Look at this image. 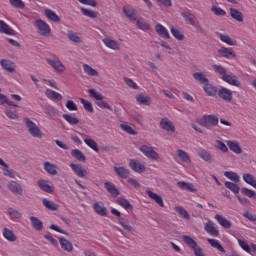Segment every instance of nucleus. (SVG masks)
Masks as SVG:
<instances>
[{"label":"nucleus","instance_id":"f257e3e1","mask_svg":"<svg viewBox=\"0 0 256 256\" xmlns=\"http://www.w3.org/2000/svg\"><path fill=\"white\" fill-rule=\"evenodd\" d=\"M212 67L214 72L220 76L222 81L228 83V85H232V87L241 86V81L239 78L233 73H227V69L223 68V66L215 64Z\"/></svg>","mask_w":256,"mask_h":256},{"label":"nucleus","instance_id":"f03ea898","mask_svg":"<svg viewBox=\"0 0 256 256\" xmlns=\"http://www.w3.org/2000/svg\"><path fill=\"white\" fill-rule=\"evenodd\" d=\"M196 123L205 127L206 129H211V127H217L219 125V118L216 115H203L202 117L196 119Z\"/></svg>","mask_w":256,"mask_h":256},{"label":"nucleus","instance_id":"7ed1b4c3","mask_svg":"<svg viewBox=\"0 0 256 256\" xmlns=\"http://www.w3.org/2000/svg\"><path fill=\"white\" fill-rule=\"evenodd\" d=\"M24 123L28 129V133L31 135V137H34L36 139H43V131H41V128H39L33 120L29 118H24Z\"/></svg>","mask_w":256,"mask_h":256},{"label":"nucleus","instance_id":"20e7f679","mask_svg":"<svg viewBox=\"0 0 256 256\" xmlns=\"http://www.w3.org/2000/svg\"><path fill=\"white\" fill-rule=\"evenodd\" d=\"M139 151L144 157H147V159H151L152 161H159V153L155 151V147L144 144L140 146Z\"/></svg>","mask_w":256,"mask_h":256},{"label":"nucleus","instance_id":"39448f33","mask_svg":"<svg viewBox=\"0 0 256 256\" xmlns=\"http://www.w3.org/2000/svg\"><path fill=\"white\" fill-rule=\"evenodd\" d=\"M35 27L42 37H51V26L47 22L39 19L35 21Z\"/></svg>","mask_w":256,"mask_h":256},{"label":"nucleus","instance_id":"423d86ee","mask_svg":"<svg viewBox=\"0 0 256 256\" xmlns=\"http://www.w3.org/2000/svg\"><path fill=\"white\" fill-rule=\"evenodd\" d=\"M46 63H48V65H50V67L54 69V71H56L57 73H65V70L67 69L64 66L63 62H61V60H59V58H57L56 56L52 58H47Z\"/></svg>","mask_w":256,"mask_h":256},{"label":"nucleus","instance_id":"0eeeda50","mask_svg":"<svg viewBox=\"0 0 256 256\" xmlns=\"http://www.w3.org/2000/svg\"><path fill=\"white\" fill-rule=\"evenodd\" d=\"M111 213L112 215H115V217H118V223L121 225V227H123V229H125L126 231H133V226H131V222L129 221V219L121 217V213L119 212V210L112 208Z\"/></svg>","mask_w":256,"mask_h":256},{"label":"nucleus","instance_id":"6e6552de","mask_svg":"<svg viewBox=\"0 0 256 256\" xmlns=\"http://www.w3.org/2000/svg\"><path fill=\"white\" fill-rule=\"evenodd\" d=\"M129 167L132 171H135V173H145L146 171L145 162H141L137 159H131Z\"/></svg>","mask_w":256,"mask_h":256},{"label":"nucleus","instance_id":"1a4fd4ad","mask_svg":"<svg viewBox=\"0 0 256 256\" xmlns=\"http://www.w3.org/2000/svg\"><path fill=\"white\" fill-rule=\"evenodd\" d=\"M175 159L176 161L180 163H185L186 165H189L191 163V156L189 155V153L182 149L176 150Z\"/></svg>","mask_w":256,"mask_h":256},{"label":"nucleus","instance_id":"9d476101","mask_svg":"<svg viewBox=\"0 0 256 256\" xmlns=\"http://www.w3.org/2000/svg\"><path fill=\"white\" fill-rule=\"evenodd\" d=\"M0 67H2V69L8 73H15V71H17V65H15V62L9 59H1Z\"/></svg>","mask_w":256,"mask_h":256},{"label":"nucleus","instance_id":"9b49d317","mask_svg":"<svg viewBox=\"0 0 256 256\" xmlns=\"http://www.w3.org/2000/svg\"><path fill=\"white\" fill-rule=\"evenodd\" d=\"M0 165L2 167H4L3 168V175L5 177H9L10 179H15L16 177H19V179H21V176H19V174L17 172H15V170L10 169L9 165H7L5 163V161H3L1 158H0Z\"/></svg>","mask_w":256,"mask_h":256},{"label":"nucleus","instance_id":"f8f14e48","mask_svg":"<svg viewBox=\"0 0 256 256\" xmlns=\"http://www.w3.org/2000/svg\"><path fill=\"white\" fill-rule=\"evenodd\" d=\"M218 97L228 103L233 101V91L229 88L222 87L218 90Z\"/></svg>","mask_w":256,"mask_h":256},{"label":"nucleus","instance_id":"ddd939ff","mask_svg":"<svg viewBox=\"0 0 256 256\" xmlns=\"http://www.w3.org/2000/svg\"><path fill=\"white\" fill-rule=\"evenodd\" d=\"M70 168L72 169L74 175L80 177L81 179H83V177H86V175H88L89 173L87 169L83 168V165L81 164L71 163Z\"/></svg>","mask_w":256,"mask_h":256},{"label":"nucleus","instance_id":"4468645a","mask_svg":"<svg viewBox=\"0 0 256 256\" xmlns=\"http://www.w3.org/2000/svg\"><path fill=\"white\" fill-rule=\"evenodd\" d=\"M204 229L211 237H219V229H217L214 221L208 220Z\"/></svg>","mask_w":256,"mask_h":256},{"label":"nucleus","instance_id":"2eb2a0df","mask_svg":"<svg viewBox=\"0 0 256 256\" xmlns=\"http://www.w3.org/2000/svg\"><path fill=\"white\" fill-rule=\"evenodd\" d=\"M160 128L167 133H175V125L169 118H163L160 121Z\"/></svg>","mask_w":256,"mask_h":256},{"label":"nucleus","instance_id":"dca6fc26","mask_svg":"<svg viewBox=\"0 0 256 256\" xmlns=\"http://www.w3.org/2000/svg\"><path fill=\"white\" fill-rule=\"evenodd\" d=\"M7 189L14 193L15 195H22L23 194V186L19 184L17 181L11 180L7 184Z\"/></svg>","mask_w":256,"mask_h":256},{"label":"nucleus","instance_id":"f3484780","mask_svg":"<svg viewBox=\"0 0 256 256\" xmlns=\"http://www.w3.org/2000/svg\"><path fill=\"white\" fill-rule=\"evenodd\" d=\"M114 171L118 177L121 179H127L130 175L129 169H127L124 166H121V164H115L114 165Z\"/></svg>","mask_w":256,"mask_h":256},{"label":"nucleus","instance_id":"a211bd4d","mask_svg":"<svg viewBox=\"0 0 256 256\" xmlns=\"http://www.w3.org/2000/svg\"><path fill=\"white\" fill-rule=\"evenodd\" d=\"M155 32L159 37H162V39H171V34H169V30L165 28L161 23H157L155 25Z\"/></svg>","mask_w":256,"mask_h":256},{"label":"nucleus","instance_id":"6ab92c4d","mask_svg":"<svg viewBox=\"0 0 256 256\" xmlns=\"http://www.w3.org/2000/svg\"><path fill=\"white\" fill-rule=\"evenodd\" d=\"M102 43L105 45V47L111 49L112 51H119V49H121V45L119 44V42L111 38L102 39Z\"/></svg>","mask_w":256,"mask_h":256},{"label":"nucleus","instance_id":"aec40b11","mask_svg":"<svg viewBox=\"0 0 256 256\" xmlns=\"http://www.w3.org/2000/svg\"><path fill=\"white\" fill-rule=\"evenodd\" d=\"M171 35L176 39L177 41H185V34L183 30L179 29V27L176 26H169Z\"/></svg>","mask_w":256,"mask_h":256},{"label":"nucleus","instance_id":"412c9836","mask_svg":"<svg viewBox=\"0 0 256 256\" xmlns=\"http://www.w3.org/2000/svg\"><path fill=\"white\" fill-rule=\"evenodd\" d=\"M226 143L228 145V149H230L232 153H235L236 155H241L243 153V149L239 145V142L235 140H228Z\"/></svg>","mask_w":256,"mask_h":256},{"label":"nucleus","instance_id":"4be33fe9","mask_svg":"<svg viewBox=\"0 0 256 256\" xmlns=\"http://www.w3.org/2000/svg\"><path fill=\"white\" fill-rule=\"evenodd\" d=\"M218 54L220 57H224L225 59H235V52L233 48L221 47L218 49Z\"/></svg>","mask_w":256,"mask_h":256},{"label":"nucleus","instance_id":"5701e85b","mask_svg":"<svg viewBox=\"0 0 256 256\" xmlns=\"http://www.w3.org/2000/svg\"><path fill=\"white\" fill-rule=\"evenodd\" d=\"M43 167L48 175H57L59 173V166L51 162H44Z\"/></svg>","mask_w":256,"mask_h":256},{"label":"nucleus","instance_id":"b1692460","mask_svg":"<svg viewBox=\"0 0 256 256\" xmlns=\"http://www.w3.org/2000/svg\"><path fill=\"white\" fill-rule=\"evenodd\" d=\"M93 210L97 215H100V217H106L107 215V208L103 204V202H95L93 204Z\"/></svg>","mask_w":256,"mask_h":256},{"label":"nucleus","instance_id":"393cba45","mask_svg":"<svg viewBox=\"0 0 256 256\" xmlns=\"http://www.w3.org/2000/svg\"><path fill=\"white\" fill-rule=\"evenodd\" d=\"M82 69L88 77H99V70L93 68V66L89 64H83Z\"/></svg>","mask_w":256,"mask_h":256},{"label":"nucleus","instance_id":"a878e982","mask_svg":"<svg viewBox=\"0 0 256 256\" xmlns=\"http://www.w3.org/2000/svg\"><path fill=\"white\" fill-rule=\"evenodd\" d=\"M214 219L217 221V223H219V225L221 227H223L224 229H231V221H229L227 218H225L223 215L221 214H216L214 216Z\"/></svg>","mask_w":256,"mask_h":256},{"label":"nucleus","instance_id":"bb28decb","mask_svg":"<svg viewBox=\"0 0 256 256\" xmlns=\"http://www.w3.org/2000/svg\"><path fill=\"white\" fill-rule=\"evenodd\" d=\"M67 37L72 43H83V36L81 33L69 30L67 32Z\"/></svg>","mask_w":256,"mask_h":256},{"label":"nucleus","instance_id":"cd10ccee","mask_svg":"<svg viewBox=\"0 0 256 256\" xmlns=\"http://www.w3.org/2000/svg\"><path fill=\"white\" fill-rule=\"evenodd\" d=\"M146 194L148 195V197L150 199L155 201V203H157V205H159L160 207H165V203H163V198L161 197V195L154 193L151 190H146Z\"/></svg>","mask_w":256,"mask_h":256},{"label":"nucleus","instance_id":"c85d7f7f","mask_svg":"<svg viewBox=\"0 0 256 256\" xmlns=\"http://www.w3.org/2000/svg\"><path fill=\"white\" fill-rule=\"evenodd\" d=\"M38 186L42 191H45L46 193H53L54 191L53 184L47 180H39Z\"/></svg>","mask_w":256,"mask_h":256},{"label":"nucleus","instance_id":"c756f323","mask_svg":"<svg viewBox=\"0 0 256 256\" xmlns=\"http://www.w3.org/2000/svg\"><path fill=\"white\" fill-rule=\"evenodd\" d=\"M2 235L6 241H9L10 243H14V241H17V236L13 232V230L9 228H3Z\"/></svg>","mask_w":256,"mask_h":256},{"label":"nucleus","instance_id":"7c9ffc66","mask_svg":"<svg viewBox=\"0 0 256 256\" xmlns=\"http://www.w3.org/2000/svg\"><path fill=\"white\" fill-rule=\"evenodd\" d=\"M198 156L200 157V159H202V161H205L206 163H213L215 161V159L211 155V152L205 149L200 150L198 152Z\"/></svg>","mask_w":256,"mask_h":256},{"label":"nucleus","instance_id":"2f4dec72","mask_svg":"<svg viewBox=\"0 0 256 256\" xmlns=\"http://www.w3.org/2000/svg\"><path fill=\"white\" fill-rule=\"evenodd\" d=\"M218 38L220 39V41H222V43H225L226 45H229L230 47H235V45H237V40L229 37V35L227 34H218Z\"/></svg>","mask_w":256,"mask_h":256},{"label":"nucleus","instance_id":"473e14b6","mask_svg":"<svg viewBox=\"0 0 256 256\" xmlns=\"http://www.w3.org/2000/svg\"><path fill=\"white\" fill-rule=\"evenodd\" d=\"M45 95L51 101H61L63 99V96L59 92L51 90L49 88L46 89Z\"/></svg>","mask_w":256,"mask_h":256},{"label":"nucleus","instance_id":"72a5a7b5","mask_svg":"<svg viewBox=\"0 0 256 256\" xmlns=\"http://www.w3.org/2000/svg\"><path fill=\"white\" fill-rule=\"evenodd\" d=\"M242 179H243L244 183H246L247 185H250V187H253L254 189H256V178L253 174L244 173L242 175Z\"/></svg>","mask_w":256,"mask_h":256},{"label":"nucleus","instance_id":"f704fd0d","mask_svg":"<svg viewBox=\"0 0 256 256\" xmlns=\"http://www.w3.org/2000/svg\"><path fill=\"white\" fill-rule=\"evenodd\" d=\"M104 187L111 197H119V190L115 187V184L111 182H105Z\"/></svg>","mask_w":256,"mask_h":256},{"label":"nucleus","instance_id":"c9c22d12","mask_svg":"<svg viewBox=\"0 0 256 256\" xmlns=\"http://www.w3.org/2000/svg\"><path fill=\"white\" fill-rule=\"evenodd\" d=\"M123 13L128 17L130 21H137V13L131 6H124Z\"/></svg>","mask_w":256,"mask_h":256},{"label":"nucleus","instance_id":"e433bc0d","mask_svg":"<svg viewBox=\"0 0 256 256\" xmlns=\"http://www.w3.org/2000/svg\"><path fill=\"white\" fill-rule=\"evenodd\" d=\"M0 33L4 35H15V30L9 24L5 23V21L0 20Z\"/></svg>","mask_w":256,"mask_h":256},{"label":"nucleus","instance_id":"4c0bfd02","mask_svg":"<svg viewBox=\"0 0 256 256\" xmlns=\"http://www.w3.org/2000/svg\"><path fill=\"white\" fill-rule=\"evenodd\" d=\"M30 223H31L32 228L35 231H43V221H41V219H39L35 216H31Z\"/></svg>","mask_w":256,"mask_h":256},{"label":"nucleus","instance_id":"58836bf2","mask_svg":"<svg viewBox=\"0 0 256 256\" xmlns=\"http://www.w3.org/2000/svg\"><path fill=\"white\" fill-rule=\"evenodd\" d=\"M44 15L49 21H53V23H59L61 21L59 15H57V13L53 12L51 9H46L44 11Z\"/></svg>","mask_w":256,"mask_h":256},{"label":"nucleus","instance_id":"ea45409f","mask_svg":"<svg viewBox=\"0 0 256 256\" xmlns=\"http://www.w3.org/2000/svg\"><path fill=\"white\" fill-rule=\"evenodd\" d=\"M203 90L209 97H215L217 95V87L213 86V84L209 83V81L203 85Z\"/></svg>","mask_w":256,"mask_h":256},{"label":"nucleus","instance_id":"a19ab883","mask_svg":"<svg viewBox=\"0 0 256 256\" xmlns=\"http://www.w3.org/2000/svg\"><path fill=\"white\" fill-rule=\"evenodd\" d=\"M116 203L120 205V207H123V209H125L126 211L133 210V206L131 205V202H129V200L125 198H122V197L117 198Z\"/></svg>","mask_w":256,"mask_h":256},{"label":"nucleus","instance_id":"79ce46f5","mask_svg":"<svg viewBox=\"0 0 256 256\" xmlns=\"http://www.w3.org/2000/svg\"><path fill=\"white\" fill-rule=\"evenodd\" d=\"M177 187H179V189H182L183 191H190V193H195V191H197V189H195V186L193 184L186 183L183 181L178 182Z\"/></svg>","mask_w":256,"mask_h":256},{"label":"nucleus","instance_id":"37998d69","mask_svg":"<svg viewBox=\"0 0 256 256\" xmlns=\"http://www.w3.org/2000/svg\"><path fill=\"white\" fill-rule=\"evenodd\" d=\"M136 21V25L140 31H149L151 29V24L145 22L143 18L134 20Z\"/></svg>","mask_w":256,"mask_h":256},{"label":"nucleus","instance_id":"c03bdc74","mask_svg":"<svg viewBox=\"0 0 256 256\" xmlns=\"http://www.w3.org/2000/svg\"><path fill=\"white\" fill-rule=\"evenodd\" d=\"M42 204L49 211H57V209H59V205L58 204H55L53 201H51V200H49L47 198H44L42 200Z\"/></svg>","mask_w":256,"mask_h":256},{"label":"nucleus","instance_id":"a18cd8bd","mask_svg":"<svg viewBox=\"0 0 256 256\" xmlns=\"http://www.w3.org/2000/svg\"><path fill=\"white\" fill-rule=\"evenodd\" d=\"M59 243L64 251H67V253H71L73 251V244L69 242V240L65 238H59Z\"/></svg>","mask_w":256,"mask_h":256},{"label":"nucleus","instance_id":"49530a36","mask_svg":"<svg viewBox=\"0 0 256 256\" xmlns=\"http://www.w3.org/2000/svg\"><path fill=\"white\" fill-rule=\"evenodd\" d=\"M224 177H226L230 181H233V183H239V181H241V177L239 176V174L233 171L224 172Z\"/></svg>","mask_w":256,"mask_h":256},{"label":"nucleus","instance_id":"de8ad7c7","mask_svg":"<svg viewBox=\"0 0 256 256\" xmlns=\"http://www.w3.org/2000/svg\"><path fill=\"white\" fill-rule=\"evenodd\" d=\"M207 241L213 247L214 249H217V251H220V253H226L225 248L219 243V240L208 238Z\"/></svg>","mask_w":256,"mask_h":256},{"label":"nucleus","instance_id":"09e8293b","mask_svg":"<svg viewBox=\"0 0 256 256\" xmlns=\"http://www.w3.org/2000/svg\"><path fill=\"white\" fill-rule=\"evenodd\" d=\"M230 17H232V19H235V21H238V23H243V13H241V11L237 9H230Z\"/></svg>","mask_w":256,"mask_h":256},{"label":"nucleus","instance_id":"8fccbe9b","mask_svg":"<svg viewBox=\"0 0 256 256\" xmlns=\"http://www.w3.org/2000/svg\"><path fill=\"white\" fill-rule=\"evenodd\" d=\"M193 78L195 81H198L201 85H205L206 83H209V79H207V76L203 74V72H196L193 74Z\"/></svg>","mask_w":256,"mask_h":256},{"label":"nucleus","instance_id":"3c124183","mask_svg":"<svg viewBox=\"0 0 256 256\" xmlns=\"http://www.w3.org/2000/svg\"><path fill=\"white\" fill-rule=\"evenodd\" d=\"M84 143L85 145H87V147L92 149V151H95V153H99V145L97 144V142H95V140L91 138H84Z\"/></svg>","mask_w":256,"mask_h":256},{"label":"nucleus","instance_id":"603ef678","mask_svg":"<svg viewBox=\"0 0 256 256\" xmlns=\"http://www.w3.org/2000/svg\"><path fill=\"white\" fill-rule=\"evenodd\" d=\"M174 210L176 212H178L181 219H185L186 221H189V219H191V216L189 215V212H187V210H185V208H183L181 206H176L174 208Z\"/></svg>","mask_w":256,"mask_h":256},{"label":"nucleus","instance_id":"864d4df0","mask_svg":"<svg viewBox=\"0 0 256 256\" xmlns=\"http://www.w3.org/2000/svg\"><path fill=\"white\" fill-rule=\"evenodd\" d=\"M136 101L139 105H151V97L143 94H139L136 96Z\"/></svg>","mask_w":256,"mask_h":256},{"label":"nucleus","instance_id":"5fc2aeb1","mask_svg":"<svg viewBox=\"0 0 256 256\" xmlns=\"http://www.w3.org/2000/svg\"><path fill=\"white\" fill-rule=\"evenodd\" d=\"M182 241H184L185 245L187 247H190V249H194L197 247V241H195L192 237L183 235L182 236Z\"/></svg>","mask_w":256,"mask_h":256},{"label":"nucleus","instance_id":"6e6d98bb","mask_svg":"<svg viewBox=\"0 0 256 256\" xmlns=\"http://www.w3.org/2000/svg\"><path fill=\"white\" fill-rule=\"evenodd\" d=\"M237 241H238L239 247L243 251H245V253H249V255H251V251H252L251 246H249V243L247 242V240H243L241 238H238Z\"/></svg>","mask_w":256,"mask_h":256},{"label":"nucleus","instance_id":"4d7b16f0","mask_svg":"<svg viewBox=\"0 0 256 256\" xmlns=\"http://www.w3.org/2000/svg\"><path fill=\"white\" fill-rule=\"evenodd\" d=\"M224 185L227 189L232 191V193H234L235 195H238L239 191H241V188L235 182L233 183V182L226 181Z\"/></svg>","mask_w":256,"mask_h":256},{"label":"nucleus","instance_id":"13d9d810","mask_svg":"<svg viewBox=\"0 0 256 256\" xmlns=\"http://www.w3.org/2000/svg\"><path fill=\"white\" fill-rule=\"evenodd\" d=\"M214 147L215 149L221 151L222 153H227L229 151V147H227V144L221 140H216L214 142Z\"/></svg>","mask_w":256,"mask_h":256},{"label":"nucleus","instance_id":"bf43d9fd","mask_svg":"<svg viewBox=\"0 0 256 256\" xmlns=\"http://www.w3.org/2000/svg\"><path fill=\"white\" fill-rule=\"evenodd\" d=\"M9 105L10 107H19L15 102L9 100L5 94L0 93V105Z\"/></svg>","mask_w":256,"mask_h":256},{"label":"nucleus","instance_id":"052dcab7","mask_svg":"<svg viewBox=\"0 0 256 256\" xmlns=\"http://www.w3.org/2000/svg\"><path fill=\"white\" fill-rule=\"evenodd\" d=\"M62 117L69 125H79V119L75 118L72 114H63Z\"/></svg>","mask_w":256,"mask_h":256},{"label":"nucleus","instance_id":"680f3d73","mask_svg":"<svg viewBox=\"0 0 256 256\" xmlns=\"http://www.w3.org/2000/svg\"><path fill=\"white\" fill-rule=\"evenodd\" d=\"M82 15H85V17H90V19H97L98 13L87 8H81Z\"/></svg>","mask_w":256,"mask_h":256},{"label":"nucleus","instance_id":"e2e57ef3","mask_svg":"<svg viewBox=\"0 0 256 256\" xmlns=\"http://www.w3.org/2000/svg\"><path fill=\"white\" fill-rule=\"evenodd\" d=\"M88 93H89L90 97H93V99H95L96 101H103V99H105L103 94L96 91L95 89L88 90Z\"/></svg>","mask_w":256,"mask_h":256},{"label":"nucleus","instance_id":"0e129e2a","mask_svg":"<svg viewBox=\"0 0 256 256\" xmlns=\"http://www.w3.org/2000/svg\"><path fill=\"white\" fill-rule=\"evenodd\" d=\"M241 193L248 197V199H256V192L255 190H251L249 188H242Z\"/></svg>","mask_w":256,"mask_h":256},{"label":"nucleus","instance_id":"69168bd1","mask_svg":"<svg viewBox=\"0 0 256 256\" xmlns=\"http://www.w3.org/2000/svg\"><path fill=\"white\" fill-rule=\"evenodd\" d=\"M71 155L74 159H77V161H85V155H83V152L79 149L72 150Z\"/></svg>","mask_w":256,"mask_h":256},{"label":"nucleus","instance_id":"338daca9","mask_svg":"<svg viewBox=\"0 0 256 256\" xmlns=\"http://www.w3.org/2000/svg\"><path fill=\"white\" fill-rule=\"evenodd\" d=\"M9 3L15 9H25V2L23 0H9Z\"/></svg>","mask_w":256,"mask_h":256},{"label":"nucleus","instance_id":"774afa93","mask_svg":"<svg viewBox=\"0 0 256 256\" xmlns=\"http://www.w3.org/2000/svg\"><path fill=\"white\" fill-rule=\"evenodd\" d=\"M8 213H9L10 219H21V212L15 210L13 208H9Z\"/></svg>","mask_w":256,"mask_h":256}]
</instances>
